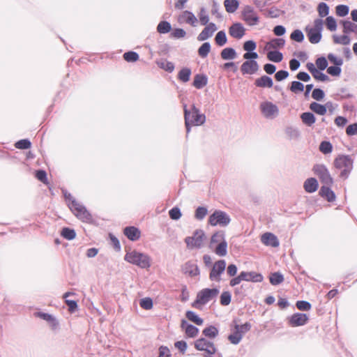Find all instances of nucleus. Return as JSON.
Wrapping results in <instances>:
<instances>
[{
    "label": "nucleus",
    "instance_id": "nucleus-41",
    "mask_svg": "<svg viewBox=\"0 0 357 357\" xmlns=\"http://www.w3.org/2000/svg\"><path fill=\"white\" fill-rule=\"evenodd\" d=\"M202 333L206 337L213 339L218 335V329L214 326H209L203 330Z\"/></svg>",
    "mask_w": 357,
    "mask_h": 357
},
{
    "label": "nucleus",
    "instance_id": "nucleus-16",
    "mask_svg": "<svg viewBox=\"0 0 357 357\" xmlns=\"http://www.w3.org/2000/svg\"><path fill=\"white\" fill-rule=\"evenodd\" d=\"M245 29L240 22L234 23L229 28V34L236 39H241L245 35Z\"/></svg>",
    "mask_w": 357,
    "mask_h": 357
},
{
    "label": "nucleus",
    "instance_id": "nucleus-63",
    "mask_svg": "<svg viewBox=\"0 0 357 357\" xmlns=\"http://www.w3.org/2000/svg\"><path fill=\"white\" fill-rule=\"evenodd\" d=\"M286 133L291 139H297L300 136L298 129L293 127H288L286 129Z\"/></svg>",
    "mask_w": 357,
    "mask_h": 357
},
{
    "label": "nucleus",
    "instance_id": "nucleus-43",
    "mask_svg": "<svg viewBox=\"0 0 357 357\" xmlns=\"http://www.w3.org/2000/svg\"><path fill=\"white\" fill-rule=\"evenodd\" d=\"M198 17L199 20V22L202 25H206L209 23V16L207 13V11L204 7H202L198 13Z\"/></svg>",
    "mask_w": 357,
    "mask_h": 357
},
{
    "label": "nucleus",
    "instance_id": "nucleus-5",
    "mask_svg": "<svg viewBox=\"0 0 357 357\" xmlns=\"http://www.w3.org/2000/svg\"><path fill=\"white\" fill-rule=\"evenodd\" d=\"M324 22L321 19L317 18L314 20L313 27L306 26L305 32L309 41L312 44L319 43L322 38L321 31L323 30Z\"/></svg>",
    "mask_w": 357,
    "mask_h": 357
},
{
    "label": "nucleus",
    "instance_id": "nucleus-48",
    "mask_svg": "<svg viewBox=\"0 0 357 357\" xmlns=\"http://www.w3.org/2000/svg\"><path fill=\"white\" fill-rule=\"evenodd\" d=\"M242 335L238 330L234 329V332L228 336V339L233 344H238L242 340Z\"/></svg>",
    "mask_w": 357,
    "mask_h": 357
},
{
    "label": "nucleus",
    "instance_id": "nucleus-28",
    "mask_svg": "<svg viewBox=\"0 0 357 357\" xmlns=\"http://www.w3.org/2000/svg\"><path fill=\"white\" fill-rule=\"evenodd\" d=\"M304 189L307 192H314L318 188V182L314 178H307L303 185Z\"/></svg>",
    "mask_w": 357,
    "mask_h": 357
},
{
    "label": "nucleus",
    "instance_id": "nucleus-17",
    "mask_svg": "<svg viewBox=\"0 0 357 357\" xmlns=\"http://www.w3.org/2000/svg\"><path fill=\"white\" fill-rule=\"evenodd\" d=\"M182 271L184 274L190 277H195L199 275V269L197 264L192 261H188L182 266Z\"/></svg>",
    "mask_w": 357,
    "mask_h": 357
},
{
    "label": "nucleus",
    "instance_id": "nucleus-22",
    "mask_svg": "<svg viewBox=\"0 0 357 357\" xmlns=\"http://www.w3.org/2000/svg\"><path fill=\"white\" fill-rule=\"evenodd\" d=\"M241 275L243 281H247V282H260L263 280V278H264L261 274L257 273L254 271H250V272L242 271V272H241Z\"/></svg>",
    "mask_w": 357,
    "mask_h": 357
},
{
    "label": "nucleus",
    "instance_id": "nucleus-38",
    "mask_svg": "<svg viewBox=\"0 0 357 357\" xmlns=\"http://www.w3.org/2000/svg\"><path fill=\"white\" fill-rule=\"evenodd\" d=\"M185 317L189 321L195 323L198 326H201L204 323V320L193 311H187L185 313Z\"/></svg>",
    "mask_w": 357,
    "mask_h": 357
},
{
    "label": "nucleus",
    "instance_id": "nucleus-10",
    "mask_svg": "<svg viewBox=\"0 0 357 357\" xmlns=\"http://www.w3.org/2000/svg\"><path fill=\"white\" fill-rule=\"evenodd\" d=\"M241 15L243 20L249 26H255L259 22V17L251 6H245L241 11Z\"/></svg>",
    "mask_w": 357,
    "mask_h": 357
},
{
    "label": "nucleus",
    "instance_id": "nucleus-19",
    "mask_svg": "<svg viewBox=\"0 0 357 357\" xmlns=\"http://www.w3.org/2000/svg\"><path fill=\"white\" fill-rule=\"evenodd\" d=\"M178 22L181 23L185 22L192 26H196L198 20L191 11L185 10L179 15Z\"/></svg>",
    "mask_w": 357,
    "mask_h": 357
},
{
    "label": "nucleus",
    "instance_id": "nucleus-14",
    "mask_svg": "<svg viewBox=\"0 0 357 357\" xmlns=\"http://www.w3.org/2000/svg\"><path fill=\"white\" fill-rule=\"evenodd\" d=\"M288 324L291 327H298L305 325L309 317L306 314L296 312L287 318Z\"/></svg>",
    "mask_w": 357,
    "mask_h": 357
},
{
    "label": "nucleus",
    "instance_id": "nucleus-11",
    "mask_svg": "<svg viewBox=\"0 0 357 357\" xmlns=\"http://www.w3.org/2000/svg\"><path fill=\"white\" fill-rule=\"evenodd\" d=\"M259 109L262 115L268 119H273L279 114L278 107L270 101L262 102L259 105Z\"/></svg>",
    "mask_w": 357,
    "mask_h": 357
},
{
    "label": "nucleus",
    "instance_id": "nucleus-20",
    "mask_svg": "<svg viewBox=\"0 0 357 357\" xmlns=\"http://www.w3.org/2000/svg\"><path fill=\"white\" fill-rule=\"evenodd\" d=\"M261 241L265 245L271 246L273 248H277L280 245L277 236L270 232L264 234L261 237Z\"/></svg>",
    "mask_w": 357,
    "mask_h": 357
},
{
    "label": "nucleus",
    "instance_id": "nucleus-55",
    "mask_svg": "<svg viewBox=\"0 0 357 357\" xmlns=\"http://www.w3.org/2000/svg\"><path fill=\"white\" fill-rule=\"evenodd\" d=\"M211 14L215 15L218 19H221L222 17L220 13V6L215 0H213L212 1Z\"/></svg>",
    "mask_w": 357,
    "mask_h": 357
},
{
    "label": "nucleus",
    "instance_id": "nucleus-52",
    "mask_svg": "<svg viewBox=\"0 0 357 357\" xmlns=\"http://www.w3.org/2000/svg\"><path fill=\"white\" fill-rule=\"evenodd\" d=\"M319 150L324 154H328L332 152L333 146L331 142L327 141H323L319 145Z\"/></svg>",
    "mask_w": 357,
    "mask_h": 357
},
{
    "label": "nucleus",
    "instance_id": "nucleus-4",
    "mask_svg": "<svg viewBox=\"0 0 357 357\" xmlns=\"http://www.w3.org/2000/svg\"><path fill=\"white\" fill-rule=\"evenodd\" d=\"M354 160L349 155H341L337 157L334 160V165L336 169L341 170L340 177L347 179L352 169Z\"/></svg>",
    "mask_w": 357,
    "mask_h": 357
},
{
    "label": "nucleus",
    "instance_id": "nucleus-36",
    "mask_svg": "<svg viewBox=\"0 0 357 357\" xmlns=\"http://www.w3.org/2000/svg\"><path fill=\"white\" fill-rule=\"evenodd\" d=\"M285 44V40L283 38H273L267 43L266 47L271 49H277L283 47Z\"/></svg>",
    "mask_w": 357,
    "mask_h": 357
},
{
    "label": "nucleus",
    "instance_id": "nucleus-6",
    "mask_svg": "<svg viewBox=\"0 0 357 357\" xmlns=\"http://www.w3.org/2000/svg\"><path fill=\"white\" fill-rule=\"evenodd\" d=\"M219 294V289L217 288L209 289L206 288L199 291L197 294L195 301L192 303V306L194 307H198L199 305H206L212 299L216 298Z\"/></svg>",
    "mask_w": 357,
    "mask_h": 357
},
{
    "label": "nucleus",
    "instance_id": "nucleus-30",
    "mask_svg": "<svg viewBox=\"0 0 357 357\" xmlns=\"http://www.w3.org/2000/svg\"><path fill=\"white\" fill-rule=\"evenodd\" d=\"M220 56L224 60H232L237 57V53L234 48L226 47L221 51Z\"/></svg>",
    "mask_w": 357,
    "mask_h": 357
},
{
    "label": "nucleus",
    "instance_id": "nucleus-18",
    "mask_svg": "<svg viewBox=\"0 0 357 357\" xmlns=\"http://www.w3.org/2000/svg\"><path fill=\"white\" fill-rule=\"evenodd\" d=\"M218 29L215 24L213 22L208 23L206 26L201 31L197 36V40L204 41L211 38L213 33Z\"/></svg>",
    "mask_w": 357,
    "mask_h": 357
},
{
    "label": "nucleus",
    "instance_id": "nucleus-31",
    "mask_svg": "<svg viewBox=\"0 0 357 357\" xmlns=\"http://www.w3.org/2000/svg\"><path fill=\"white\" fill-rule=\"evenodd\" d=\"M157 66L168 73H172L174 70V64L166 59H160L156 61Z\"/></svg>",
    "mask_w": 357,
    "mask_h": 357
},
{
    "label": "nucleus",
    "instance_id": "nucleus-59",
    "mask_svg": "<svg viewBox=\"0 0 357 357\" xmlns=\"http://www.w3.org/2000/svg\"><path fill=\"white\" fill-rule=\"evenodd\" d=\"M15 147L19 149H27L31 147V143L27 139H20L15 144Z\"/></svg>",
    "mask_w": 357,
    "mask_h": 357
},
{
    "label": "nucleus",
    "instance_id": "nucleus-56",
    "mask_svg": "<svg viewBox=\"0 0 357 357\" xmlns=\"http://www.w3.org/2000/svg\"><path fill=\"white\" fill-rule=\"evenodd\" d=\"M231 295L229 291H223L220 296V304L227 306L231 303Z\"/></svg>",
    "mask_w": 357,
    "mask_h": 357
},
{
    "label": "nucleus",
    "instance_id": "nucleus-32",
    "mask_svg": "<svg viewBox=\"0 0 357 357\" xmlns=\"http://www.w3.org/2000/svg\"><path fill=\"white\" fill-rule=\"evenodd\" d=\"M333 41L335 44L348 45L351 43V39L348 34L344 33L342 36L333 35Z\"/></svg>",
    "mask_w": 357,
    "mask_h": 357
},
{
    "label": "nucleus",
    "instance_id": "nucleus-34",
    "mask_svg": "<svg viewBox=\"0 0 357 357\" xmlns=\"http://www.w3.org/2000/svg\"><path fill=\"white\" fill-rule=\"evenodd\" d=\"M213 250L214 252L220 257L226 256L227 254V242L225 241L216 245Z\"/></svg>",
    "mask_w": 357,
    "mask_h": 357
},
{
    "label": "nucleus",
    "instance_id": "nucleus-26",
    "mask_svg": "<svg viewBox=\"0 0 357 357\" xmlns=\"http://www.w3.org/2000/svg\"><path fill=\"white\" fill-rule=\"evenodd\" d=\"M125 236L132 241H135L140 238L141 232L135 227H127L123 231Z\"/></svg>",
    "mask_w": 357,
    "mask_h": 357
},
{
    "label": "nucleus",
    "instance_id": "nucleus-61",
    "mask_svg": "<svg viewBox=\"0 0 357 357\" xmlns=\"http://www.w3.org/2000/svg\"><path fill=\"white\" fill-rule=\"evenodd\" d=\"M251 327V324L249 322H246L242 325L236 324L234 326V329L238 330L243 336L245 333L250 330Z\"/></svg>",
    "mask_w": 357,
    "mask_h": 357
},
{
    "label": "nucleus",
    "instance_id": "nucleus-23",
    "mask_svg": "<svg viewBox=\"0 0 357 357\" xmlns=\"http://www.w3.org/2000/svg\"><path fill=\"white\" fill-rule=\"evenodd\" d=\"M225 241L226 239L225 231L222 230L218 231L211 236L209 243V248L211 249H213L216 245L220 244Z\"/></svg>",
    "mask_w": 357,
    "mask_h": 357
},
{
    "label": "nucleus",
    "instance_id": "nucleus-58",
    "mask_svg": "<svg viewBox=\"0 0 357 357\" xmlns=\"http://www.w3.org/2000/svg\"><path fill=\"white\" fill-rule=\"evenodd\" d=\"M290 38L298 43H301L304 40V35L301 30L296 29L291 33Z\"/></svg>",
    "mask_w": 357,
    "mask_h": 357
},
{
    "label": "nucleus",
    "instance_id": "nucleus-51",
    "mask_svg": "<svg viewBox=\"0 0 357 357\" xmlns=\"http://www.w3.org/2000/svg\"><path fill=\"white\" fill-rule=\"evenodd\" d=\"M208 213V210L206 207L199 206L195 210V218L198 220H202Z\"/></svg>",
    "mask_w": 357,
    "mask_h": 357
},
{
    "label": "nucleus",
    "instance_id": "nucleus-45",
    "mask_svg": "<svg viewBox=\"0 0 357 357\" xmlns=\"http://www.w3.org/2000/svg\"><path fill=\"white\" fill-rule=\"evenodd\" d=\"M270 282L273 285H278L284 281L283 275L279 272H275L270 276Z\"/></svg>",
    "mask_w": 357,
    "mask_h": 357
},
{
    "label": "nucleus",
    "instance_id": "nucleus-54",
    "mask_svg": "<svg viewBox=\"0 0 357 357\" xmlns=\"http://www.w3.org/2000/svg\"><path fill=\"white\" fill-rule=\"evenodd\" d=\"M123 59L127 62H135L139 59V54L132 51H130L123 54Z\"/></svg>",
    "mask_w": 357,
    "mask_h": 357
},
{
    "label": "nucleus",
    "instance_id": "nucleus-47",
    "mask_svg": "<svg viewBox=\"0 0 357 357\" xmlns=\"http://www.w3.org/2000/svg\"><path fill=\"white\" fill-rule=\"evenodd\" d=\"M211 51V44L208 42L203 43L198 50V54L202 58H205L208 56Z\"/></svg>",
    "mask_w": 357,
    "mask_h": 357
},
{
    "label": "nucleus",
    "instance_id": "nucleus-29",
    "mask_svg": "<svg viewBox=\"0 0 357 357\" xmlns=\"http://www.w3.org/2000/svg\"><path fill=\"white\" fill-rule=\"evenodd\" d=\"M208 82L207 77L204 75L197 74L195 76L193 86L198 89L204 87Z\"/></svg>",
    "mask_w": 357,
    "mask_h": 357
},
{
    "label": "nucleus",
    "instance_id": "nucleus-50",
    "mask_svg": "<svg viewBox=\"0 0 357 357\" xmlns=\"http://www.w3.org/2000/svg\"><path fill=\"white\" fill-rule=\"evenodd\" d=\"M317 11L321 17H326L329 13V7L326 3L321 2L318 5Z\"/></svg>",
    "mask_w": 357,
    "mask_h": 357
},
{
    "label": "nucleus",
    "instance_id": "nucleus-64",
    "mask_svg": "<svg viewBox=\"0 0 357 357\" xmlns=\"http://www.w3.org/2000/svg\"><path fill=\"white\" fill-rule=\"evenodd\" d=\"M296 307L302 311H308L311 309V304L306 301H298L296 303Z\"/></svg>",
    "mask_w": 357,
    "mask_h": 357
},
{
    "label": "nucleus",
    "instance_id": "nucleus-3",
    "mask_svg": "<svg viewBox=\"0 0 357 357\" xmlns=\"http://www.w3.org/2000/svg\"><path fill=\"white\" fill-rule=\"evenodd\" d=\"M124 259L141 268H149L151 265V257L147 254L137 250L128 252L124 257Z\"/></svg>",
    "mask_w": 357,
    "mask_h": 357
},
{
    "label": "nucleus",
    "instance_id": "nucleus-62",
    "mask_svg": "<svg viewBox=\"0 0 357 357\" xmlns=\"http://www.w3.org/2000/svg\"><path fill=\"white\" fill-rule=\"evenodd\" d=\"M328 59L335 66H341L343 64V59L340 57L336 56L335 54L330 53L328 54Z\"/></svg>",
    "mask_w": 357,
    "mask_h": 357
},
{
    "label": "nucleus",
    "instance_id": "nucleus-37",
    "mask_svg": "<svg viewBox=\"0 0 357 357\" xmlns=\"http://www.w3.org/2000/svg\"><path fill=\"white\" fill-rule=\"evenodd\" d=\"M310 109L319 115H324L326 113V107L317 102H311Z\"/></svg>",
    "mask_w": 357,
    "mask_h": 357
},
{
    "label": "nucleus",
    "instance_id": "nucleus-60",
    "mask_svg": "<svg viewBox=\"0 0 357 357\" xmlns=\"http://www.w3.org/2000/svg\"><path fill=\"white\" fill-rule=\"evenodd\" d=\"M169 215L171 219L177 220L181 218L182 214L178 207L175 206L169 210Z\"/></svg>",
    "mask_w": 357,
    "mask_h": 357
},
{
    "label": "nucleus",
    "instance_id": "nucleus-40",
    "mask_svg": "<svg viewBox=\"0 0 357 357\" xmlns=\"http://www.w3.org/2000/svg\"><path fill=\"white\" fill-rule=\"evenodd\" d=\"M267 58L271 61L279 63L282 60L283 54L282 53L277 50L269 51L267 53Z\"/></svg>",
    "mask_w": 357,
    "mask_h": 357
},
{
    "label": "nucleus",
    "instance_id": "nucleus-21",
    "mask_svg": "<svg viewBox=\"0 0 357 357\" xmlns=\"http://www.w3.org/2000/svg\"><path fill=\"white\" fill-rule=\"evenodd\" d=\"M181 328L183 330L186 335L189 337H195L199 333V329L196 326L189 324L186 320L182 319Z\"/></svg>",
    "mask_w": 357,
    "mask_h": 357
},
{
    "label": "nucleus",
    "instance_id": "nucleus-7",
    "mask_svg": "<svg viewBox=\"0 0 357 357\" xmlns=\"http://www.w3.org/2000/svg\"><path fill=\"white\" fill-rule=\"evenodd\" d=\"M206 236L202 229H196L192 236H187L185 243L188 249H200L203 247Z\"/></svg>",
    "mask_w": 357,
    "mask_h": 357
},
{
    "label": "nucleus",
    "instance_id": "nucleus-9",
    "mask_svg": "<svg viewBox=\"0 0 357 357\" xmlns=\"http://www.w3.org/2000/svg\"><path fill=\"white\" fill-rule=\"evenodd\" d=\"M195 347L198 351H204V357H213L216 354L217 349L214 344L204 337H201L195 342Z\"/></svg>",
    "mask_w": 357,
    "mask_h": 357
},
{
    "label": "nucleus",
    "instance_id": "nucleus-33",
    "mask_svg": "<svg viewBox=\"0 0 357 357\" xmlns=\"http://www.w3.org/2000/svg\"><path fill=\"white\" fill-rule=\"evenodd\" d=\"M224 6L227 13H233L238 9L239 2L238 0H225Z\"/></svg>",
    "mask_w": 357,
    "mask_h": 357
},
{
    "label": "nucleus",
    "instance_id": "nucleus-49",
    "mask_svg": "<svg viewBox=\"0 0 357 357\" xmlns=\"http://www.w3.org/2000/svg\"><path fill=\"white\" fill-rule=\"evenodd\" d=\"M304 88H305V86L302 82H301L299 81H293L291 83L289 89L291 92H293L294 93H298L303 91Z\"/></svg>",
    "mask_w": 357,
    "mask_h": 357
},
{
    "label": "nucleus",
    "instance_id": "nucleus-46",
    "mask_svg": "<svg viewBox=\"0 0 357 357\" xmlns=\"http://www.w3.org/2000/svg\"><path fill=\"white\" fill-rule=\"evenodd\" d=\"M215 41L220 47L225 45L227 41L225 32L224 31H218L215 37Z\"/></svg>",
    "mask_w": 357,
    "mask_h": 357
},
{
    "label": "nucleus",
    "instance_id": "nucleus-53",
    "mask_svg": "<svg viewBox=\"0 0 357 357\" xmlns=\"http://www.w3.org/2000/svg\"><path fill=\"white\" fill-rule=\"evenodd\" d=\"M326 25L327 29L331 31H335L337 29V22L332 16H328L326 18Z\"/></svg>",
    "mask_w": 357,
    "mask_h": 357
},
{
    "label": "nucleus",
    "instance_id": "nucleus-35",
    "mask_svg": "<svg viewBox=\"0 0 357 357\" xmlns=\"http://www.w3.org/2000/svg\"><path fill=\"white\" fill-rule=\"evenodd\" d=\"M301 119L303 123L307 126H312L316 121L314 115L311 112H303L301 115Z\"/></svg>",
    "mask_w": 357,
    "mask_h": 357
},
{
    "label": "nucleus",
    "instance_id": "nucleus-44",
    "mask_svg": "<svg viewBox=\"0 0 357 357\" xmlns=\"http://www.w3.org/2000/svg\"><path fill=\"white\" fill-rule=\"evenodd\" d=\"M61 235L66 240H73L76 236L75 231L68 227H64L62 229Z\"/></svg>",
    "mask_w": 357,
    "mask_h": 357
},
{
    "label": "nucleus",
    "instance_id": "nucleus-39",
    "mask_svg": "<svg viewBox=\"0 0 357 357\" xmlns=\"http://www.w3.org/2000/svg\"><path fill=\"white\" fill-rule=\"evenodd\" d=\"M191 73L189 68H183L178 73V79L182 82H187L190 80Z\"/></svg>",
    "mask_w": 357,
    "mask_h": 357
},
{
    "label": "nucleus",
    "instance_id": "nucleus-25",
    "mask_svg": "<svg viewBox=\"0 0 357 357\" xmlns=\"http://www.w3.org/2000/svg\"><path fill=\"white\" fill-rule=\"evenodd\" d=\"M330 185H324L321 186L319 190V195L321 197L325 198L328 202H332L335 200V194L330 188Z\"/></svg>",
    "mask_w": 357,
    "mask_h": 357
},
{
    "label": "nucleus",
    "instance_id": "nucleus-8",
    "mask_svg": "<svg viewBox=\"0 0 357 357\" xmlns=\"http://www.w3.org/2000/svg\"><path fill=\"white\" fill-rule=\"evenodd\" d=\"M231 222L229 215L225 211L215 210L208 218L211 226L227 227Z\"/></svg>",
    "mask_w": 357,
    "mask_h": 357
},
{
    "label": "nucleus",
    "instance_id": "nucleus-1",
    "mask_svg": "<svg viewBox=\"0 0 357 357\" xmlns=\"http://www.w3.org/2000/svg\"><path fill=\"white\" fill-rule=\"evenodd\" d=\"M185 126L187 136L190 132L192 126H199L206 122V116L202 114L199 109L193 104L189 109L187 105L183 104Z\"/></svg>",
    "mask_w": 357,
    "mask_h": 357
},
{
    "label": "nucleus",
    "instance_id": "nucleus-15",
    "mask_svg": "<svg viewBox=\"0 0 357 357\" xmlns=\"http://www.w3.org/2000/svg\"><path fill=\"white\" fill-rule=\"evenodd\" d=\"M259 70L258 63L255 60L245 61L241 66V71L243 75L255 74Z\"/></svg>",
    "mask_w": 357,
    "mask_h": 357
},
{
    "label": "nucleus",
    "instance_id": "nucleus-57",
    "mask_svg": "<svg viewBox=\"0 0 357 357\" xmlns=\"http://www.w3.org/2000/svg\"><path fill=\"white\" fill-rule=\"evenodd\" d=\"M336 14L340 17H344L348 15L349 12V8L347 5H338L335 8Z\"/></svg>",
    "mask_w": 357,
    "mask_h": 357
},
{
    "label": "nucleus",
    "instance_id": "nucleus-27",
    "mask_svg": "<svg viewBox=\"0 0 357 357\" xmlns=\"http://www.w3.org/2000/svg\"><path fill=\"white\" fill-rule=\"evenodd\" d=\"M340 24L342 25V32L345 34L355 33L357 34V24L350 20H342Z\"/></svg>",
    "mask_w": 357,
    "mask_h": 357
},
{
    "label": "nucleus",
    "instance_id": "nucleus-12",
    "mask_svg": "<svg viewBox=\"0 0 357 357\" xmlns=\"http://www.w3.org/2000/svg\"><path fill=\"white\" fill-rule=\"evenodd\" d=\"M314 174L319 178L321 183L326 185H331L333 179L331 177L327 167L322 164L315 165L313 167Z\"/></svg>",
    "mask_w": 357,
    "mask_h": 357
},
{
    "label": "nucleus",
    "instance_id": "nucleus-2",
    "mask_svg": "<svg viewBox=\"0 0 357 357\" xmlns=\"http://www.w3.org/2000/svg\"><path fill=\"white\" fill-rule=\"evenodd\" d=\"M66 200L68 202V206L73 213L84 222L89 223L93 221L91 214L87 211L86 207L79 203L69 192L63 190Z\"/></svg>",
    "mask_w": 357,
    "mask_h": 357
},
{
    "label": "nucleus",
    "instance_id": "nucleus-13",
    "mask_svg": "<svg viewBox=\"0 0 357 357\" xmlns=\"http://www.w3.org/2000/svg\"><path fill=\"white\" fill-rule=\"evenodd\" d=\"M226 268V261L220 259L216 261L210 272L209 278L211 281L220 282L221 280V275Z\"/></svg>",
    "mask_w": 357,
    "mask_h": 357
},
{
    "label": "nucleus",
    "instance_id": "nucleus-42",
    "mask_svg": "<svg viewBox=\"0 0 357 357\" xmlns=\"http://www.w3.org/2000/svg\"><path fill=\"white\" fill-rule=\"evenodd\" d=\"M171 29V24L167 21H161L157 26V31L162 34L169 33Z\"/></svg>",
    "mask_w": 357,
    "mask_h": 357
},
{
    "label": "nucleus",
    "instance_id": "nucleus-24",
    "mask_svg": "<svg viewBox=\"0 0 357 357\" xmlns=\"http://www.w3.org/2000/svg\"><path fill=\"white\" fill-rule=\"evenodd\" d=\"M257 87L271 88L273 86V82L271 77L267 75H262L255 81Z\"/></svg>",
    "mask_w": 357,
    "mask_h": 357
}]
</instances>
